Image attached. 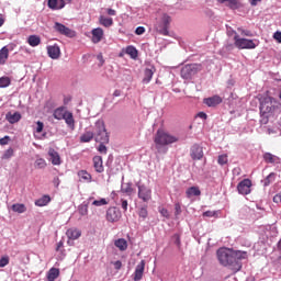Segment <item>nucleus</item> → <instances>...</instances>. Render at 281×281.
Here are the masks:
<instances>
[{
  "instance_id": "nucleus-63",
  "label": "nucleus",
  "mask_w": 281,
  "mask_h": 281,
  "mask_svg": "<svg viewBox=\"0 0 281 281\" xmlns=\"http://www.w3.org/2000/svg\"><path fill=\"white\" fill-rule=\"evenodd\" d=\"M198 117H201L202 120H207V114H205V112H200L198 114Z\"/></svg>"
},
{
  "instance_id": "nucleus-45",
  "label": "nucleus",
  "mask_w": 281,
  "mask_h": 281,
  "mask_svg": "<svg viewBox=\"0 0 281 281\" xmlns=\"http://www.w3.org/2000/svg\"><path fill=\"white\" fill-rule=\"evenodd\" d=\"M10 265V257L4 256L0 258V268L8 267Z\"/></svg>"
},
{
  "instance_id": "nucleus-49",
  "label": "nucleus",
  "mask_w": 281,
  "mask_h": 281,
  "mask_svg": "<svg viewBox=\"0 0 281 281\" xmlns=\"http://www.w3.org/2000/svg\"><path fill=\"white\" fill-rule=\"evenodd\" d=\"M271 114H261V124H269V117Z\"/></svg>"
},
{
  "instance_id": "nucleus-59",
  "label": "nucleus",
  "mask_w": 281,
  "mask_h": 281,
  "mask_svg": "<svg viewBox=\"0 0 281 281\" xmlns=\"http://www.w3.org/2000/svg\"><path fill=\"white\" fill-rule=\"evenodd\" d=\"M53 186H55V188H58V186H60V178L55 177V178L53 179Z\"/></svg>"
},
{
  "instance_id": "nucleus-11",
  "label": "nucleus",
  "mask_w": 281,
  "mask_h": 281,
  "mask_svg": "<svg viewBox=\"0 0 281 281\" xmlns=\"http://www.w3.org/2000/svg\"><path fill=\"white\" fill-rule=\"evenodd\" d=\"M146 269V260H142L135 268V271L133 273V280L139 281L142 278H144V271Z\"/></svg>"
},
{
  "instance_id": "nucleus-58",
  "label": "nucleus",
  "mask_w": 281,
  "mask_h": 281,
  "mask_svg": "<svg viewBox=\"0 0 281 281\" xmlns=\"http://www.w3.org/2000/svg\"><path fill=\"white\" fill-rule=\"evenodd\" d=\"M175 210H176V216H179V214H181V204L176 203L175 204Z\"/></svg>"
},
{
  "instance_id": "nucleus-27",
  "label": "nucleus",
  "mask_w": 281,
  "mask_h": 281,
  "mask_svg": "<svg viewBox=\"0 0 281 281\" xmlns=\"http://www.w3.org/2000/svg\"><path fill=\"white\" fill-rule=\"evenodd\" d=\"M187 199H192V196H201V189L199 187H190L187 191Z\"/></svg>"
},
{
  "instance_id": "nucleus-37",
  "label": "nucleus",
  "mask_w": 281,
  "mask_h": 281,
  "mask_svg": "<svg viewBox=\"0 0 281 281\" xmlns=\"http://www.w3.org/2000/svg\"><path fill=\"white\" fill-rule=\"evenodd\" d=\"M93 139V132H86L80 136V142L87 144Z\"/></svg>"
},
{
  "instance_id": "nucleus-7",
  "label": "nucleus",
  "mask_w": 281,
  "mask_h": 281,
  "mask_svg": "<svg viewBox=\"0 0 281 281\" xmlns=\"http://www.w3.org/2000/svg\"><path fill=\"white\" fill-rule=\"evenodd\" d=\"M138 199L140 201H144V203H148L150 199H153V190L150 188L144 186V184H138Z\"/></svg>"
},
{
  "instance_id": "nucleus-44",
  "label": "nucleus",
  "mask_w": 281,
  "mask_h": 281,
  "mask_svg": "<svg viewBox=\"0 0 281 281\" xmlns=\"http://www.w3.org/2000/svg\"><path fill=\"white\" fill-rule=\"evenodd\" d=\"M14 156V149L9 148L4 151V154L2 155V159H10L11 157Z\"/></svg>"
},
{
  "instance_id": "nucleus-60",
  "label": "nucleus",
  "mask_w": 281,
  "mask_h": 281,
  "mask_svg": "<svg viewBox=\"0 0 281 281\" xmlns=\"http://www.w3.org/2000/svg\"><path fill=\"white\" fill-rule=\"evenodd\" d=\"M214 214H216L214 211H206V212L203 213V216L212 218V216H214Z\"/></svg>"
},
{
  "instance_id": "nucleus-14",
  "label": "nucleus",
  "mask_w": 281,
  "mask_h": 281,
  "mask_svg": "<svg viewBox=\"0 0 281 281\" xmlns=\"http://www.w3.org/2000/svg\"><path fill=\"white\" fill-rule=\"evenodd\" d=\"M92 164L95 172L99 175L104 172V162L102 161V156H94L92 158Z\"/></svg>"
},
{
  "instance_id": "nucleus-38",
  "label": "nucleus",
  "mask_w": 281,
  "mask_h": 281,
  "mask_svg": "<svg viewBox=\"0 0 281 281\" xmlns=\"http://www.w3.org/2000/svg\"><path fill=\"white\" fill-rule=\"evenodd\" d=\"M95 131H97V135L100 134V133H104L106 131V126L104 125V121L98 120L95 122Z\"/></svg>"
},
{
  "instance_id": "nucleus-57",
  "label": "nucleus",
  "mask_w": 281,
  "mask_h": 281,
  "mask_svg": "<svg viewBox=\"0 0 281 281\" xmlns=\"http://www.w3.org/2000/svg\"><path fill=\"white\" fill-rule=\"evenodd\" d=\"M121 206L124 210V212H126V210H128V201L121 200Z\"/></svg>"
},
{
  "instance_id": "nucleus-33",
  "label": "nucleus",
  "mask_w": 281,
  "mask_h": 281,
  "mask_svg": "<svg viewBox=\"0 0 281 281\" xmlns=\"http://www.w3.org/2000/svg\"><path fill=\"white\" fill-rule=\"evenodd\" d=\"M78 213L80 216H87L89 214V202L85 201L82 204L78 206Z\"/></svg>"
},
{
  "instance_id": "nucleus-46",
  "label": "nucleus",
  "mask_w": 281,
  "mask_h": 281,
  "mask_svg": "<svg viewBox=\"0 0 281 281\" xmlns=\"http://www.w3.org/2000/svg\"><path fill=\"white\" fill-rule=\"evenodd\" d=\"M272 181H276V173H270L266 180H265V186H269V183H272Z\"/></svg>"
},
{
  "instance_id": "nucleus-53",
  "label": "nucleus",
  "mask_w": 281,
  "mask_h": 281,
  "mask_svg": "<svg viewBox=\"0 0 281 281\" xmlns=\"http://www.w3.org/2000/svg\"><path fill=\"white\" fill-rule=\"evenodd\" d=\"M9 142H10V136H4L3 138H0V146H8Z\"/></svg>"
},
{
  "instance_id": "nucleus-19",
  "label": "nucleus",
  "mask_w": 281,
  "mask_h": 281,
  "mask_svg": "<svg viewBox=\"0 0 281 281\" xmlns=\"http://www.w3.org/2000/svg\"><path fill=\"white\" fill-rule=\"evenodd\" d=\"M47 5L50 10H63L65 8V0H48Z\"/></svg>"
},
{
  "instance_id": "nucleus-10",
  "label": "nucleus",
  "mask_w": 281,
  "mask_h": 281,
  "mask_svg": "<svg viewBox=\"0 0 281 281\" xmlns=\"http://www.w3.org/2000/svg\"><path fill=\"white\" fill-rule=\"evenodd\" d=\"M122 217V213L116 207H110L106 211L105 218L109 221V223H117L120 218Z\"/></svg>"
},
{
  "instance_id": "nucleus-16",
  "label": "nucleus",
  "mask_w": 281,
  "mask_h": 281,
  "mask_svg": "<svg viewBox=\"0 0 281 281\" xmlns=\"http://www.w3.org/2000/svg\"><path fill=\"white\" fill-rule=\"evenodd\" d=\"M92 34V43H100L104 37V30L102 27H97L91 31Z\"/></svg>"
},
{
  "instance_id": "nucleus-48",
  "label": "nucleus",
  "mask_w": 281,
  "mask_h": 281,
  "mask_svg": "<svg viewBox=\"0 0 281 281\" xmlns=\"http://www.w3.org/2000/svg\"><path fill=\"white\" fill-rule=\"evenodd\" d=\"M104 144H108V143H101L98 147V150H99V153H101V155H106V151H108L106 145H104Z\"/></svg>"
},
{
  "instance_id": "nucleus-42",
  "label": "nucleus",
  "mask_w": 281,
  "mask_h": 281,
  "mask_svg": "<svg viewBox=\"0 0 281 281\" xmlns=\"http://www.w3.org/2000/svg\"><path fill=\"white\" fill-rule=\"evenodd\" d=\"M227 161H228L227 154L220 155L218 158H217V164L220 166L227 165Z\"/></svg>"
},
{
  "instance_id": "nucleus-32",
  "label": "nucleus",
  "mask_w": 281,
  "mask_h": 281,
  "mask_svg": "<svg viewBox=\"0 0 281 281\" xmlns=\"http://www.w3.org/2000/svg\"><path fill=\"white\" fill-rule=\"evenodd\" d=\"M11 210L18 214H24V212H27V206H25V204L15 203L11 206Z\"/></svg>"
},
{
  "instance_id": "nucleus-25",
  "label": "nucleus",
  "mask_w": 281,
  "mask_h": 281,
  "mask_svg": "<svg viewBox=\"0 0 281 281\" xmlns=\"http://www.w3.org/2000/svg\"><path fill=\"white\" fill-rule=\"evenodd\" d=\"M9 56H10V49H8V46H3L0 49V65H5Z\"/></svg>"
},
{
  "instance_id": "nucleus-28",
  "label": "nucleus",
  "mask_w": 281,
  "mask_h": 281,
  "mask_svg": "<svg viewBox=\"0 0 281 281\" xmlns=\"http://www.w3.org/2000/svg\"><path fill=\"white\" fill-rule=\"evenodd\" d=\"M95 142H100V144H109V133L106 132H101L95 135Z\"/></svg>"
},
{
  "instance_id": "nucleus-54",
  "label": "nucleus",
  "mask_w": 281,
  "mask_h": 281,
  "mask_svg": "<svg viewBox=\"0 0 281 281\" xmlns=\"http://www.w3.org/2000/svg\"><path fill=\"white\" fill-rule=\"evenodd\" d=\"M144 32H146V29L144 26H138L135 30V34H137V36H142V34H144Z\"/></svg>"
},
{
  "instance_id": "nucleus-17",
  "label": "nucleus",
  "mask_w": 281,
  "mask_h": 281,
  "mask_svg": "<svg viewBox=\"0 0 281 281\" xmlns=\"http://www.w3.org/2000/svg\"><path fill=\"white\" fill-rule=\"evenodd\" d=\"M156 71H157V69L154 66L145 69L144 78H143L144 85H148V82H150L153 80V76H155Z\"/></svg>"
},
{
  "instance_id": "nucleus-30",
  "label": "nucleus",
  "mask_w": 281,
  "mask_h": 281,
  "mask_svg": "<svg viewBox=\"0 0 281 281\" xmlns=\"http://www.w3.org/2000/svg\"><path fill=\"white\" fill-rule=\"evenodd\" d=\"M60 276V270L57 268H50L47 273L48 281H55Z\"/></svg>"
},
{
  "instance_id": "nucleus-36",
  "label": "nucleus",
  "mask_w": 281,
  "mask_h": 281,
  "mask_svg": "<svg viewBox=\"0 0 281 281\" xmlns=\"http://www.w3.org/2000/svg\"><path fill=\"white\" fill-rule=\"evenodd\" d=\"M125 53L131 56V58H133V60H135V58H137L138 56V52L137 48H135V46H127L125 49Z\"/></svg>"
},
{
  "instance_id": "nucleus-8",
  "label": "nucleus",
  "mask_w": 281,
  "mask_h": 281,
  "mask_svg": "<svg viewBox=\"0 0 281 281\" xmlns=\"http://www.w3.org/2000/svg\"><path fill=\"white\" fill-rule=\"evenodd\" d=\"M170 23H172V19L168 14L162 15V24L157 27V32H159L162 36H169L170 32Z\"/></svg>"
},
{
  "instance_id": "nucleus-35",
  "label": "nucleus",
  "mask_w": 281,
  "mask_h": 281,
  "mask_svg": "<svg viewBox=\"0 0 281 281\" xmlns=\"http://www.w3.org/2000/svg\"><path fill=\"white\" fill-rule=\"evenodd\" d=\"M66 113L64 108H57L53 113V117H55V120H64Z\"/></svg>"
},
{
  "instance_id": "nucleus-13",
  "label": "nucleus",
  "mask_w": 281,
  "mask_h": 281,
  "mask_svg": "<svg viewBox=\"0 0 281 281\" xmlns=\"http://www.w3.org/2000/svg\"><path fill=\"white\" fill-rule=\"evenodd\" d=\"M191 158L196 161L203 159V147L199 146L198 144L191 147Z\"/></svg>"
},
{
  "instance_id": "nucleus-31",
  "label": "nucleus",
  "mask_w": 281,
  "mask_h": 281,
  "mask_svg": "<svg viewBox=\"0 0 281 281\" xmlns=\"http://www.w3.org/2000/svg\"><path fill=\"white\" fill-rule=\"evenodd\" d=\"M99 23L100 25H103V27H111L113 25V18H106L104 15H100Z\"/></svg>"
},
{
  "instance_id": "nucleus-12",
  "label": "nucleus",
  "mask_w": 281,
  "mask_h": 281,
  "mask_svg": "<svg viewBox=\"0 0 281 281\" xmlns=\"http://www.w3.org/2000/svg\"><path fill=\"white\" fill-rule=\"evenodd\" d=\"M47 54L53 60H58L60 58V46L58 44L47 46Z\"/></svg>"
},
{
  "instance_id": "nucleus-39",
  "label": "nucleus",
  "mask_w": 281,
  "mask_h": 281,
  "mask_svg": "<svg viewBox=\"0 0 281 281\" xmlns=\"http://www.w3.org/2000/svg\"><path fill=\"white\" fill-rule=\"evenodd\" d=\"M35 168L42 170L43 168H47V161L44 158H37L35 160Z\"/></svg>"
},
{
  "instance_id": "nucleus-61",
  "label": "nucleus",
  "mask_w": 281,
  "mask_h": 281,
  "mask_svg": "<svg viewBox=\"0 0 281 281\" xmlns=\"http://www.w3.org/2000/svg\"><path fill=\"white\" fill-rule=\"evenodd\" d=\"M114 268L116 269V271H120V269H122V261H120V260L115 261Z\"/></svg>"
},
{
  "instance_id": "nucleus-50",
  "label": "nucleus",
  "mask_w": 281,
  "mask_h": 281,
  "mask_svg": "<svg viewBox=\"0 0 281 281\" xmlns=\"http://www.w3.org/2000/svg\"><path fill=\"white\" fill-rule=\"evenodd\" d=\"M238 32H240L241 36H254L251 31L243 30V29H237Z\"/></svg>"
},
{
  "instance_id": "nucleus-1",
  "label": "nucleus",
  "mask_w": 281,
  "mask_h": 281,
  "mask_svg": "<svg viewBox=\"0 0 281 281\" xmlns=\"http://www.w3.org/2000/svg\"><path fill=\"white\" fill-rule=\"evenodd\" d=\"M154 142L156 144L157 150L161 148V146H170V144H177L179 142V138L164 130H158Z\"/></svg>"
},
{
  "instance_id": "nucleus-21",
  "label": "nucleus",
  "mask_w": 281,
  "mask_h": 281,
  "mask_svg": "<svg viewBox=\"0 0 281 281\" xmlns=\"http://www.w3.org/2000/svg\"><path fill=\"white\" fill-rule=\"evenodd\" d=\"M66 236H67V238H69V240H78V238H80V236H82V233L77 228H69L66 232Z\"/></svg>"
},
{
  "instance_id": "nucleus-22",
  "label": "nucleus",
  "mask_w": 281,
  "mask_h": 281,
  "mask_svg": "<svg viewBox=\"0 0 281 281\" xmlns=\"http://www.w3.org/2000/svg\"><path fill=\"white\" fill-rule=\"evenodd\" d=\"M114 246L119 249V251H126L128 249V241L124 238H119L114 241Z\"/></svg>"
},
{
  "instance_id": "nucleus-29",
  "label": "nucleus",
  "mask_w": 281,
  "mask_h": 281,
  "mask_svg": "<svg viewBox=\"0 0 281 281\" xmlns=\"http://www.w3.org/2000/svg\"><path fill=\"white\" fill-rule=\"evenodd\" d=\"M27 43L31 47H38L41 45V36L38 35H30L27 37Z\"/></svg>"
},
{
  "instance_id": "nucleus-4",
  "label": "nucleus",
  "mask_w": 281,
  "mask_h": 281,
  "mask_svg": "<svg viewBox=\"0 0 281 281\" xmlns=\"http://www.w3.org/2000/svg\"><path fill=\"white\" fill-rule=\"evenodd\" d=\"M217 260L223 265V267H229V265L234 263L236 257H234L231 249L220 248L217 250Z\"/></svg>"
},
{
  "instance_id": "nucleus-43",
  "label": "nucleus",
  "mask_w": 281,
  "mask_h": 281,
  "mask_svg": "<svg viewBox=\"0 0 281 281\" xmlns=\"http://www.w3.org/2000/svg\"><path fill=\"white\" fill-rule=\"evenodd\" d=\"M226 3L231 10H238V0H227Z\"/></svg>"
},
{
  "instance_id": "nucleus-64",
  "label": "nucleus",
  "mask_w": 281,
  "mask_h": 281,
  "mask_svg": "<svg viewBox=\"0 0 281 281\" xmlns=\"http://www.w3.org/2000/svg\"><path fill=\"white\" fill-rule=\"evenodd\" d=\"M64 243L59 241L56 247V251H60V248H63Z\"/></svg>"
},
{
  "instance_id": "nucleus-6",
  "label": "nucleus",
  "mask_w": 281,
  "mask_h": 281,
  "mask_svg": "<svg viewBox=\"0 0 281 281\" xmlns=\"http://www.w3.org/2000/svg\"><path fill=\"white\" fill-rule=\"evenodd\" d=\"M54 30L55 32H58V34H61V36H67V38H75L76 36V31L67 27L60 22H55Z\"/></svg>"
},
{
  "instance_id": "nucleus-62",
  "label": "nucleus",
  "mask_w": 281,
  "mask_h": 281,
  "mask_svg": "<svg viewBox=\"0 0 281 281\" xmlns=\"http://www.w3.org/2000/svg\"><path fill=\"white\" fill-rule=\"evenodd\" d=\"M106 13L109 14V16H115L117 14V12L113 9H106Z\"/></svg>"
},
{
  "instance_id": "nucleus-52",
  "label": "nucleus",
  "mask_w": 281,
  "mask_h": 281,
  "mask_svg": "<svg viewBox=\"0 0 281 281\" xmlns=\"http://www.w3.org/2000/svg\"><path fill=\"white\" fill-rule=\"evenodd\" d=\"M37 127H36V133H43V128H45V124L43 122L37 121Z\"/></svg>"
},
{
  "instance_id": "nucleus-40",
  "label": "nucleus",
  "mask_w": 281,
  "mask_h": 281,
  "mask_svg": "<svg viewBox=\"0 0 281 281\" xmlns=\"http://www.w3.org/2000/svg\"><path fill=\"white\" fill-rule=\"evenodd\" d=\"M10 77H1L0 78V89H4L5 87H10L11 85Z\"/></svg>"
},
{
  "instance_id": "nucleus-2",
  "label": "nucleus",
  "mask_w": 281,
  "mask_h": 281,
  "mask_svg": "<svg viewBox=\"0 0 281 281\" xmlns=\"http://www.w3.org/2000/svg\"><path fill=\"white\" fill-rule=\"evenodd\" d=\"M203 66L201 64H187L182 66L180 70V76L183 78V80H192L199 71H202Z\"/></svg>"
},
{
  "instance_id": "nucleus-9",
  "label": "nucleus",
  "mask_w": 281,
  "mask_h": 281,
  "mask_svg": "<svg viewBox=\"0 0 281 281\" xmlns=\"http://www.w3.org/2000/svg\"><path fill=\"white\" fill-rule=\"evenodd\" d=\"M237 191L244 196L251 194V180L244 179L237 184Z\"/></svg>"
},
{
  "instance_id": "nucleus-26",
  "label": "nucleus",
  "mask_w": 281,
  "mask_h": 281,
  "mask_svg": "<svg viewBox=\"0 0 281 281\" xmlns=\"http://www.w3.org/2000/svg\"><path fill=\"white\" fill-rule=\"evenodd\" d=\"M77 175L79 179H82L86 183H91V181H93V177L87 170H79Z\"/></svg>"
},
{
  "instance_id": "nucleus-41",
  "label": "nucleus",
  "mask_w": 281,
  "mask_h": 281,
  "mask_svg": "<svg viewBox=\"0 0 281 281\" xmlns=\"http://www.w3.org/2000/svg\"><path fill=\"white\" fill-rule=\"evenodd\" d=\"M92 205H94L95 207H102V205H109V201H106V199L101 198L100 200H94L92 202Z\"/></svg>"
},
{
  "instance_id": "nucleus-5",
  "label": "nucleus",
  "mask_w": 281,
  "mask_h": 281,
  "mask_svg": "<svg viewBox=\"0 0 281 281\" xmlns=\"http://www.w3.org/2000/svg\"><path fill=\"white\" fill-rule=\"evenodd\" d=\"M234 41V45L237 47V49H256L257 47L254 40L243 38L240 35H238V33H235Z\"/></svg>"
},
{
  "instance_id": "nucleus-20",
  "label": "nucleus",
  "mask_w": 281,
  "mask_h": 281,
  "mask_svg": "<svg viewBox=\"0 0 281 281\" xmlns=\"http://www.w3.org/2000/svg\"><path fill=\"white\" fill-rule=\"evenodd\" d=\"M221 102H223V99L220 95L204 99V104H206V106H217Z\"/></svg>"
},
{
  "instance_id": "nucleus-24",
  "label": "nucleus",
  "mask_w": 281,
  "mask_h": 281,
  "mask_svg": "<svg viewBox=\"0 0 281 281\" xmlns=\"http://www.w3.org/2000/svg\"><path fill=\"white\" fill-rule=\"evenodd\" d=\"M52 202V198L49 195H43L42 198L35 201V205L37 207H45V205H49Z\"/></svg>"
},
{
  "instance_id": "nucleus-18",
  "label": "nucleus",
  "mask_w": 281,
  "mask_h": 281,
  "mask_svg": "<svg viewBox=\"0 0 281 281\" xmlns=\"http://www.w3.org/2000/svg\"><path fill=\"white\" fill-rule=\"evenodd\" d=\"M5 120L9 122V124H16L18 122H21V113L20 112H8L5 114Z\"/></svg>"
},
{
  "instance_id": "nucleus-51",
  "label": "nucleus",
  "mask_w": 281,
  "mask_h": 281,
  "mask_svg": "<svg viewBox=\"0 0 281 281\" xmlns=\"http://www.w3.org/2000/svg\"><path fill=\"white\" fill-rule=\"evenodd\" d=\"M122 192H124L125 194H133V188L131 187V184H127L126 188L122 189Z\"/></svg>"
},
{
  "instance_id": "nucleus-34",
  "label": "nucleus",
  "mask_w": 281,
  "mask_h": 281,
  "mask_svg": "<svg viewBox=\"0 0 281 281\" xmlns=\"http://www.w3.org/2000/svg\"><path fill=\"white\" fill-rule=\"evenodd\" d=\"M64 120L66 124L70 126V128H74V126H76V121L74 120V114L71 112H66Z\"/></svg>"
},
{
  "instance_id": "nucleus-3",
  "label": "nucleus",
  "mask_w": 281,
  "mask_h": 281,
  "mask_svg": "<svg viewBox=\"0 0 281 281\" xmlns=\"http://www.w3.org/2000/svg\"><path fill=\"white\" fill-rule=\"evenodd\" d=\"M276 99L273 97H262L260 99V115H273L276 112Z\"/></svg>"
},
{
  "instance_id": "nucleus-23",
  "label": "nucleus",
  "mask_w": 281,
  "mask_h": 281,
  "mask_svg": "<svg viewBox=\"0 0 281 281\" xmlns=\"http://www.w3.org/2000/svg\"><path fill=\"white\" fill-rule=\"evenodd\" d=\"M266 164H280V158L271 153L263 154Z\"/></svg>"
},
{
  "instance_id": "nucleus-55",
  "label": "nucleus",
  "mask_w": 281,
  "mask_h": 281,
  "mask_svg": "<svg viewBox=\"0 0 281 281\" xmlns=\"http://www.w3.org/2000/svg\"><path fill=\"white\" fill-rule=\"evenodd\" d=\"M273 38H274L276 42L281 43V32H280V31H277V32L273 34Z\"/></svg>"
},
{
  "instance_id": "nucleus-56",
  "label": "nucleus",
  "mask_w": 281,
  "mask_h": 281,
  "mask_svg": "<svg viewBox=\"0 0 281 281\" xmlns=\"http://www.w3.org/2000/svg\"><path fill=\"white\" fill-rule=\"evenodd\" d=\"M159 212H160L161 216H165V218L170 217V213L166 209H160Z\"/></svg>"
},
{
  "instance_id": "nucleus-15",
  "label": "nucleus",
  "mask_w": 281,
  "mask_h": 281,
  "mask_svg": "<svg viewBox=\"0 0 281 281\" xmlns=\"http://www.w3.org/2000/svg\"><path fill=\"white\" fill-rule=\"evenodd\" d=\"M48 156L53 166H60V164H63V161L60 160V154H58L56 149L49 148Z\"/></svg>"
},
{
  "instance_id": "nucleus-47",
  "label": "nucleus",
  "mask_w": 281,
  "mask_h": 281,
  "mask_svg": "<svg viewBox=\"0 0 281 281\" xmlns=\"http://www.w3.org/2000/svg\"><path fill=\"white\" fill-rule=\"evenodd\" d=\"M138 216L140 217V218H147V216H148V210L146 209V207H142L140 210H139V212H138Z\"/></svg>"
}]
</instances>
